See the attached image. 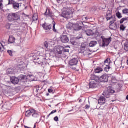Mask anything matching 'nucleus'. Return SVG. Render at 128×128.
<instances>
[{
  "label": "nucleus",
  "mask_w": 128,
  "mask_h": 128,
  "mask_svg": "<svg viewBox=\"0 0 128 128\" xmlns=\"http://www.w3.org/2000/svg\"><path fill=\"white\" fill-rule=\"evenodd\" d=\"M10 4L12 5V8L14 10H26L28 6H26L24 4H22V3L18 2L14 0H8V6H10Z\"/></svg>",
  "instance_id": "1"
},
{
  "label": "nucleus",
  "mask_w": 128,
  "mask_h": 128,
  "mask_svg": "<svg viewBox=\"0 0 128 128\" xmlns=\"http://www.w3.org/2000/svg\"><path fill=\"white\" fill-rule=\"evenodd\" d=\"M7 18L10 22L20 20V13L16 12L9 14Z\"/></svg>",
  "instance_id": "2"
},
{
  "label": "nucleus",
  "mask_w": 128,
  "mask_h": 128,
  "mask_svg": "<svg viewBox=\"0 0 128 128\" xmlns=\"http://www.w3.org/2000/svg\"><path fill=\"white\" fill-rule=\"evenodd\" d=\"M25 114L26 118H30V116H32L34 118H39L40 117V114L34 109H30L26 112Z\"/></svg>",
  "instance_id": "3"
},
{
  "label": "nucleus",
  "mask_w": 128,
  "mask_h": 128,
  "mask_svg": "<svg viewBox=\"0 0 128 128\" xmlns=\"http://www.w3.org/2000/svg\"><path fill=\"white\" fill-rule=\"evenodd\" d=\"M92 78H94L97 82H108V75L104 74L100 78L95 75V76H92Z\"/></svg>",
  "instance_id": "4"
},
{
  "label": "nucleus",
  "mask_w": 128,
  "mask_h": 128,
  "mask_svg": "<svg viewBox=\"0 0 128 128\" xmlns=\"http://www.w3.org/2000/svg\"><path fill=\"white\" fill-rule=\"evenodd\" d=\"M72 12V10H70V8H64L63 9L62 13L61 16L64 18H70Z\"/></svg>",
  "instance_id": "5"
},
{
  "label": "nucleus",
  "mask_w": 128,
  "mask_h": 128,
  "mask_svg": "<svg viewBox=\"0 0 128 128\" xmlns=\"http://www.w3.org/2000/svg\"><path fill=\"white\" fill-rule=\"evenodd\" d=\"M96 76L94 74L91 75L90 78L92 80L90 82V88H96L98 86L99 81H96L95 78H92V76Z\"/></svg>",
  "instance_id": "6"
},
{
  "label": "nucleus",
  "mask_w": 128,
  "mask_h": 128,
  "mask_svg": "<svg viewBox=\"0 0 128 128\" xmlns=\"http://www.w3.org/2000/svg\"><path fill=\"white\" fill-rule=\"evenodd\" d=\"M114 92H116V91L112 89V88L108 87V90L104 92L103 96L106 98H110V96H112V94H114Z\"/></svg>",
  "instance_id": "7"
},
{
  "label": "nucleus",
  "mask_w": 128,
  "mask_h": 128,
  "mask_svg": "<svg viewBox=\"0 0 128 128\" xmlns=\"http://www.w3.org/2000/svg\"><path fill=\"white\" fill-rule=\"evenodd\" d=\"M102 46L106 48V46H108L112 42V37H110L108 38H104V36H102Z\"/></svg>",
  "instance_id": "8"
},
{
  "label": "nucleus",
  "mask_w": 128,
  "mask_h": 128,
  "mask_svg": "<svg viewBox=\"0 0 128 128\" xmlns=\"http://www.w3.org/2000/svg\"><path fill=\"white\" fill-rule=\"evenodd\" d=\"M114 18L115 20H114V18H111L110 20V28L112 30H116V28H118V24H115L114 28H112V24H114V22H116V16H114Z\"/></svg>",
  "instance_id": "9"
},
{
  "label": "nucleus",
  "mask_w": 128,
  "mask_h": 128,
  "mask_svg": "<svg viewBox=\"0 0 128 128\" xmlns=\"http://www.w3.org/2000/svg\"><path fill=\"white\" fill-rule=\"evenodd\" d=\"M82 26H84V23L82 22H81L80 24H73V28L74 30L76 31H78L80 30L82 28Z\"/></svg>",
  "instance_id": "10"
},
{
  "label": "nucleus",
  "mask_w": 128,
  "mask_h": 128,
  "mask_svg": "<svg viewBox=\"0 0 128 128\" xmlns=\"http://www.w3.org/2000/svg\"><path fill=\"white\" fill-rule=\"evenodd\" d=\"M12 108V106L10 105V103L8 102H6L2 105L1 108L3 110H10Z\"/></svg>",
  "instance_id": "11"
},
{
  "label": "nucleus",
  "mask_w": 128,
  "mask_h": 128,
  "mask_svg": "<svg viewBox=\"0 0 128 128\" xmlns=\"http://www.w3.org/2000/svg\"><path fill=\"white\" fill-rule=\"evenodd\" d=\"M111 18H113V20H114V16H112V12L110 10H108L106 16V20L107 22H108V20H110Z\"/></svg>",
  "instance_id": "12"
},
{
  "label": "nucleus",
  "mask_w": 128,
  "mask_h": 128,
  "mask_svg": "<svg viewBox=\"0 0 128 128\" xmlns=\"http://www.w3.org/2000/svg\"><path fill=\"white\" fill-rule=\"evenodd\" d=\"M78 58H72L69 62V64L71 66H78Z\"/></svg>",
  "instance_id": "13"
},
{
  "label": "nucleus",
  "mask_w": 128,
  "mask_h": 128,
  "mask_svg": "<svg viewBox=\"0 0 128 128\" xmlns=\"http://www.w3.org/2000/svg\"><path fill=\"white\" fill-rule=\"evenodd\" d=\"M44 14L48 18H54V15L52 14V10L50 9H47Z\"/></svg>",
  "instance_id": "14"
},
{
  "label": "nucleus",
  "mask_w": 128,
  "mask_h": 128,
  "mask_svg": "<svg viewBox=\"0 0 128 128\" xmlns=\"http://www.w3.org/2000/svg\"><path fill=\"white\" fill-rule=\"evenodd\" d=\"M61 42L63 44H68V42H70V39H68V37L66 36H62L61 38Z\"/></svg>",
  "instance_id": "15"
},
{
  "label": "nucleus",
  "mask_w": 128,
  "mask_h": 128,
  "mask_svg": "<svg viewBox=\"0 0 128 128\" xmlns=\"http://www.w3.org/2000/svg\"><path fill=\"white\" fill-rule=\"evenodd\" d=\"M10 80L11 82H12L13 84H18V82H20V80L18 78H16V77H11Z\"/></svg>",
  "instance_id": "16"
},
{
  "label": "nucleus",
  "mask_w": 128,
  "mask_h": 128,
  "mask_svg": "<svg viewBox=\"0 0 128 128\" xmlns=\"http://www.w3.org/2000/svg\"><path fill=\"white\" fill-rule=\"evenodd\" d=\"M42 26L44 28L45 30H50L52 28V24L46 25V24H43Z\"/></svg>",
  "instance_id": "17"
},
{
  "label": "nucleus",
  "mask_w": 128,
  "mask_h": 128,
  "mask_svg": "<svg viewBox=\"0 0 128 128\" xmlns=\"http://www.w3.org/2000/svg\"><path fill=\"white\" fill-rule=\"evenodd\" d=\"M104 72V69L102 67H98L94 69L95 74H101Z\"/></svg>",
  "instance_id": "18"
},
{
  "label": "nucleus",
  "mask_w": 128,
  "mask_h": 128,
  "mask_svg": "<svg viewBox=\"0 0 128 128\" xmlns=\"http://www.w3.org/2000/svg\"><path fill=\"white\" fill-rule=\"evenodd\" d=\"M6 74H15L14 69L12 68H8L6 70Z\"/></svg>",
  "instance_id": "19"
},
{
  "label": "nucleus",
  "mask_w": 128,
  "mask_h": 128,
  "mask_svg": "<svg viewBox=\"0 0 128 128\" xmlns=\"http://www.w3.org/2000/svg\"><path fill=\"white\" fill-rule=\"evenodd\" d=\"M86 34L88 36H94V32L91 30H88L86 31Z\"/></svg>",
  "instance_id": "20"
},
{
  "label": "nucleus",
  "mask_w": 128,
  "mask_h": 128,
  "mask_svg": "<svg viewBox=\"0 0 128 128\" xmlns=\"http://www.w3.org/2000/svg\"><path fill=\"white\" fill-rule=\"evenodd\" d=\"M10 44H14L16 42V38L12 36H10L8 40Z\"/></svg>",
  "instance_id": "21"
},
{
  "label": "nucleus",
  "mask_w": 128,
  "mask_h": 128,
  "mask_svg": "<svg viewBox=\"0 0 128 128\" xmlns=\"http://www.w3.org/2000/svg\"><path fill=\"white\" fill-rule=\"evenodd\" d=\"M98 44V42L96 41H92L90 44L89 46L90 48H94V46H96Z\"/></svg>",
  "instance_id": "22"
},
{
  "label": "nucleus",
  "mask_w": 128,
  "mask_h": 128,
  "mask_svg": "<svg viewBox=\"0 0 128 128\" xmlns=\"http://www.w3.org/2000/svg\"><path fill=\"white\" fill-rule=\"evenodd\" d=\"M110 58H108L104 62V66H110Z\"/></svg>",
  "instance_id": "23"
},
{
  "label": "nucleus",
  "mask_w": 128,
  "mask_h": 128,
  "mask_svg": "<svg viewBox=\"0 0 128 128\" xmlns=\"http://www.w3.org/2000/svg\"><path fill=\"white\" fill-rule=\"evenodd\" d=\"M64 52V48H60L57 49V54H62Z\"/></svg>",
  "instance_id": "24"
},
{
  "label": "nucleus",
  "mask_w": 128,
  "mask_h": 128,
  "mask_svg": "<svg viewBox=\"0 0 128 128\" xmlns=\"http://www.w3.org/2000/svg\"><path fill=\"white\" fill-rule=\"evenodd\" d=\"M20 44H22V38H20L16 41V46H20Z\"/></svg>",
  "instance_id": "25"
},
{
  "label": "nucleus",
  "mask_w": 128,
  "mask_h": 128,
  "mask_svg": "<svg viewBox=\"0 0 128 128\" xmlns=\"http://www.w3.org/2000/svg\"><path fill=\"white\" fill-rule=\"evenodd\" d=\"M99 102L104 104H106V98L104 97H100L99 100Z\"/></svg>",
  "instance_id": "26"
},
{
  "label": "nucleus",
  "mask_w": 128,
  "mask_h": 128,
  "mask_svg": "<svg viewBox=\"0 0 128 128\" xmlns=\"http://www.w3.org/2000/svg\"><path fill=\"white\" fill-rule=\"evenodd\" d=\"M53 24V32H56L57 34H58V30H56V22L54 21L52 22Z\"/></svg>",
  "instance_id": "27"
},
{
  "label": "nucleus",
  "mask_w": 128,
  "mask_h": 128,
  "mask_svg": "<svg viewBox=\"0 0 128 128\" xmlns=\"http://www.w3.org/2000/svg\"><path fill=\"white\" fill-rule=\"evenodd\" d=\"M110 66H106L104 70V72H110Z\"/></svg>",
  "instance_id": "28"
},
{
  "label": "nucleus",
  "mask_w": 128,
  "mask_h": 128,
  "mask_svg": "<svg viewBox=\"0 0 128 128\" xmlns=\"http://www.w3.org/2000/svg\"><path fill=\"white\" fill-rule=\"evenodd\" d=\"M32 20L34 22H36V20H38V17L36 14H34L32 16Z\"/></svg>",
  "instance_id": "29"
},
{
  "label": "nucleus",
  "mask_w": 128,
  "mask_h": 128,
  "mask_svg": "<svg viewBox=\"0 0 128 128\" xmlns=\"http://www.w3.org/2000/svg\"><path fill=\"white\" fill-rule=\"evenodd\" d=\"M124 50L126 52H128V42H126L124 44Z\"/></svg>",
  "instance_id": "30"
},
{
  "label": "nucleus",
  "mask_w": 128,
  "mask_h": 128,
  "mask_svg": "<svg viewBox=\"0 0 128 128\" xmlns=\"http://www.w3.org/2000/svg\"><path fill=\"white\" fill-rule=\"evenodd\" d=\"M4 50V47L2 46V44L0 42V52H2Z\"/></svg>",
  "instance_id": "31"
},
{
  "label": "nucleus",
  "mask_w": 128,
  "mask_h": 128,
  "mask_svg": "<svg viewBox=\"0 0 128 128\" xmlns=\"http://www.w3.org/2000/svg\"><path fill=\"white\" fill-rule=\"evenodd\" d=\"M116 16L118 18H122V14L120 12H118L116 14Z\"/></svg>",
  "instance_id": "32"
},
{
  "label": "nucleus",
  "mask_w": 128,
  "mask_h": 128,
  "mask_svg": "<svg viewBox=\"0 0 128 128\" xmlns=\"http://www.w3.org/2000/svg\"><path fill=\"white\" fill-rule=\"evenodd\" d=\"M2 2H4V0H0V10L4 8V4Z\"/></svg>",
  "instance_id": "33"
},
{
  "label": "nucleus",
  "mask_w": 128,
  "mask_h": 128,
  "mask_svg": "<svg viewBox=\"0 0 128 128\" xmlns=\"http://www.w3.org/2000/svg\"><path fill=\"white\" fill-rule=\"evenodd\" d=\"M24 78H26V76L21 75L19 76L18 80H24Z\"/></svg>",
  "instance_id": "34"
},
{
  "label": "nucleus",
  "mask_w": 128,
  "mask_h": 128,
  "mask_svg": "<svg viewBox=\"0 0 128 128\" xmlns=\"http://www.w3.org/2000/svg\"><path fill=\"white\" fill-rule=\"evenodd\" d=\"M126 28L124 26V24H122L120 26V30H122V32H124V30H126Z\"/></svg>",
  "instance_id": "35"
},
{
  "label": "nucleus",
  "mask_w": 128,
  "mask_h": 128,
  "mask_svg": "<svg viewBox=\"0 0 128 128\" xmlns=\"http://www.w3.org/2000/svg\"><path fill=\"white\" fill-rule=\"evenodd\" d=\"M122 12L124 14H128V9L125 8L122 10Z\"/></svg>",
  "instance_id": "36"
},
{
  "label": "nucleus",
  "mask_w": 128,
  "mask_h": 128,
  "mask_svg": "<svg viewBox=\"0 0 128 128\" xmlns=\"http://www.w3.org/2000/svg\"><path fill=\"white\" fill-rule=\"evenodd\" d=\"M56 110H52L50 114L48 115V118H50V116H52V114H56Z\"/></svg>",
  "instance_id": "37"
},
{
  "label": "nucleus",
  "mask_w": 128,
  "mask_h": 128,
  "mask_svg": "<svg viewBox=\"0 0 128 128\" xmlns=\"http://www.w3.org/2000/svg\"><path fill=\"white\" fill-rule=\"evenodd\" d=\"M44 44V48H48V42H45Z\"/></svg>",
  "instance_id": "38"
},
{
  "label": "nucleus",
  "mask_w": 128,
  "mask_h": 128,
  "mask_svg": "<svg viewBox=\"0 0 128 128\" xmlns=\"http://www.w3.org/2000/svg\"><path fill=\"white\" fill-rule=\"evenodd\" d=\"M71 44L73 46H76V44H78V42H76L74 41V40H71Z\"/></svg>",
  "instance_id": "39"
},
{
  "label": "nucleus",
  "mask_w": 128,
  "mask_h": 128,
  "mask_svg": "<svg viewBox=\"0 0 128 128\" xmlns=\"http://www.w3.org/2000/svg\"><path fill=\"white\" fill-rule=\"evenodd\" d=\"M8 54H10V56H12V54H13L12 51L8 50Z\"/></svg>",
  "instance_id": "40"
},
{
  "label": "nucleus",
  "mask_w": 128,
  "mask_h": 128,
  "mask_svg": "<svg viewBox=\"0 0 128 128\" xmlns=\"http://www.w3.org/2000/svg\"><path fill=\"white\" fill-rule=\"evenodd\" d=\"M63 52H70V50L68 49H64L63 48Z\"/></svg>",
  "instance_id": "41"
},
{
  "label": "nucleus",
  "mask_w": 128,
  "mask_h": 128,
  "mask_svg": "<svg viewBox=\"0 0 128 128\" xmlns=\"http://www.w3.org/2000/svg\"><path fill=\"white\" fill-rule=\"evenodd\" d=\"M54 120L55 122H58V116H56L54 118Z\"/></svg>",
  "instance_id": "42"
},
{
  "label": "nucleus",
  "mask_w": 128,
  "mask_h": 128,
  "mask_svg": "<svg viewBox=\"0 0 128 128\" xmlns=\"http://www.w3.org/2000/svg\"><path fill=\"white\" fill-rule=\"evenodd\" d=\"M6 28H8V30H10V24H7L6 26Z\"/></svg>",
  "instance_id": "43"
},
{
  "label": "nucleus",
  "mask_w": 128,
  "mask_h": 128,
  "mask_svg": "<svg viewBox=\"0 0 128 128\" xmlns=\"http://www.w3.org/2000/svg\"><path fill=\"white\" fill-rule=\"evenodd\" d=\"M90 108V106L88 105H86L85 106V109L86 110H88Z\"/></svg>",
  "instance_id": "44"
},
{
  "label": "nucleus",
  "mask_w": 128,
  "mask_h": 128,
  "mask_svg": "<svg viewBox=\"0 0 128 128\" xmlns=\"http://www.w3.org/2000/svg\"><path fill=\"white\" fill-rule=\"evenodd\" d=\"M67 28H68V30H72V26L70 24L67 25Z\"/></svg>",
  "instance_id": "45"
},
{
  "label": "nucleus",
  "mask_w": 128,
  "mask_h": 128,
  "mask_svg": "<svg viewBox=\"0 0 128 128\" xmlns=\"http://www.w3.org/2000/svg\"><path fill=\"white\" fill-rule=\"evenodd\" d=\"M122 20H123V22H126V20H128V18H122Z\"/></svg>",
  "instance_id": "46"
},
{
  "label": "nucleus",
  "mask_w": 128,
  "mask_h": 128,
  "mask_svg": "<svg viewBox=\"0 0 128 128\" xmlns=\"http://www.w3.org/2000/svg\"><path fill=\"white\" fill-rule=\"evenodd\" d=\"M3 103H4L3 101H0V108H2V106Z\"/></svg>",
  "instance_id": "47"
},
{
  "label": "nucleus",
  "mask_w": 128,
  "mask_h": 128,
  "mask_svg": "<svg viewBox=\"0 0 128 128\" xmlns=\"http://www.w3.org/2000/svg\"><path fill=\"white\" fill-rule=\"evenodd\" d=\"M48 92H50V93L52 92V89H48Z\"/></svg>",
  "instance_id": "48"
},
{
  "label": "nucleus",
  "mask_w": 128,
  "mask_h": 128,
  "mask_svg": "<svg viewBox=\"0 0 128 128\" xmlns=\"http://www.w3.org/2000/svg\"><path fill=\"white\" fill-rule=\"evenodd\" d=\"M120 24H124V21L122 20H122H120Z\"/></svg>",
  "instance_id": "49"
},
{
  "label": "nucleus",
  "mask_w": 128,
  "mask_h": 128,
  "mask_svg": "<svg viewBox=\"0 0 128 128\" xmlns=\"http://www.w3.org/2000/svg\"><path fill=\"white\" fill-rule=\"evenodd\" d=\"M80 38H82V37H77L76 38V40H80Z\"/></svg>",
  "instance_id": "50"
},
{
  "label": "nucleus",
  "mask_w": 128,
  "mask_h": 128,
  "mask_svg": "<svg viewBox=\"0 0 128 128\" xmlns=\"http://www.w3.org/2000/svg\"><path fill=\"white\" fill-rule=\"evenodd\" d=\"M56 0L58 4L60 2V0Z\"/></svg>",
  "instance_id": "51"
},
{
  "label": "nucleus",
  "mask_w": 128,
  "mask_h": 128,
  "mask_svg": "<svg viewBox=\"0 0 128 128\" xmlns=\"http://www.w3.org/2000/svg\"><path fill=\"white\" fill-rule=\"evenodd\" d=\"M126 100H128V95L126 97Z\"/></svg>",
  "instance_id": "52"
},
{
  "label": "nucleus",
  "mask_w": 128,
  "mask_h": 128,
  "mask_svg": "<svg viewBox=\"0 0 128 128\" xmlns=\"http://www.w3.org/2000/svg\"><path fill=\"white\" fill-rule=\"evenodd\" d=\"M86 48L85 46H82V48Z\"/></svg>",
  "instance_id": "53"
},
{
  "label": "nucleus",
  "mask_w": 128,
  "mask_h": 128,
  "mask_svg": "<svg viewBox=\"0 0 128 128\" xmlns=\"http://www.w3.org/2000/svg\"><path fill=\"white\" fill-rule=\"evenodd\" d=\"M46 96H50V94H47Z\"/></svg>",
  "instance_id": "54"
},
{
  "label": "nucleus",
  "mask_w": 128,
  "mask_h": 128,
  "mask_svg": "<svg viewBox=\"0 0 128 128\" xmlns=\"http://www.w3.org/2000/svg\"><path fill=\"white\" fill-rule=\"evenodd\" d=\"M68 112H72V110H69V111H68Z\"/></svg>",
  "instance_id": "55"
},
{
  "label": "nucleus",
  "mask_w": 128,
  "mask_h": 128,
  "mask_svg": "<svg viewBox=\"0 0 128 128\" xmlns=\"http://www.w3.org/2000/svg\"><path fill=\"white\" fill-rule=\"evenodd\" d=\"M41 64H44V62L43 61H41Z\"/></svg>",
  "instance_id": "56"
},
{
  "label": "nucleus",
  "mask_w": 128,
  "mask_h": 128,
  "mask_svg": "<svg viewBox=\"0 0 128 128\" xmlns=\"http://www.w3.org/2000/svg\"><path fill=\"white\" fill-rule=\"evenodd\" d=\"M86 20H88V18H86Z\"/></svg>",
  "instance_id": "57"
},
{
  "label": "nucleus",
  "mask_w": 128,
  "mask_h": 128,
  "mask_svg": "<svg viewBox=\"0 0 128 128\" xmlns=\"http://www.w3.org/2000/svg\"><path fill=\"white\" fill-rule=\"evenodd\" d=\"M86 20H88V18H86Z\"/></svg>",
  "instance_id": "58"
}]
</instances>
